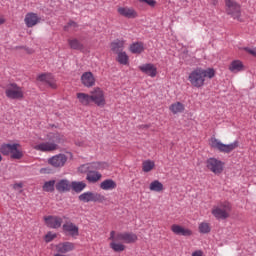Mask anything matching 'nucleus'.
I'll return each mask as SVG.
<instances>
[{
	"mask_svg": "<svg viewBox=\"0 0 256 256\" xmlns=\"http://www.w3.org/2000/svg\"><path fill=\"white\" fill-rule=\"evenodd\" d=\"M213 77H215V70L213 68H196L190 72L188 81L191 83L192 87L200 89V87L205 85V81H207V79H213Z\"/></svg>",
	"mask_w": 256,
	"mask_h": 256,
	"instance_id": "f257e3e1",
	"label": "nucleus"
},
{
	"mask_svg": "<svg viewBox=\"0 0 256 256\" xmlns=\"http://www.w3.org/2000/svg\"><path fill=\"white\" fill-rule=\"evenodd\" d=\"M48 139V142L34 145L33 149H35V151H42L47 153L51 151H57V149H59V145H61V143H65V136L59 133H50L48 135Z\"/></svg>",
	"mask_w": 256,
	"mask_h": 256,
	"instance_id": "f03ea898",
	"label": "nucleus"
},
{
	"mask_svg": "<svg viewBox=\"0 0 256 256\" xmlns=\"http://www.w3.org/2000/svg\"><path fill=\"white\" fill-rule=\"evenodd\" d=\"M209 145L212 149H215L216 151H219L220 153L229 154V153L235 151V149H237V147H239V141L236 140L230 144H223V142H221V140H219L215 137H211L210 141H209Z\"/></svg>",
	"mask_w": 256,
	"mask_h": 256,
	"instance_id": "7ed1b4c3",
	"label": "nucleus"
},
{
	"mask_svg": "<svg viewBox=\"0 0 256 256\" xmlns=\"http://www.w3.org/2000/svg\"><path fill=\"white\" fill-rule=\"evenodd\" d=\"M19 147H21L19 143L2 144L0 147V153H2V155H11L12 159H22L23 152L19 150Z\"/></svg>",
	"mask_w": 256,
	"mask_h": 256,
	"instance_id": "20e7f679",
	"label": "nucleus"
},
{
	"mask_svg": "<svg viewBox=\"0 0 256 256\" xmlns=\"http://www.w3.org/2000/svg\"><path fill=\"white\" fill-rule=\"evenodd\" d=\"M211 213L216 219H229V213H231V203L222 202L214 206Z\"/></svg>",
	"mask_w": 256,
	"mask_h": 256,
	"instance_id": "39448f33",
	"label": "nucleus"
},
{
	"mask_svg": "<svg viewBox=\"0 0 256 256\" xmlns=\"http://www.w3.org/2000/svg\"><path fill=\"white\" fill-rule=\"evenodd\" d=\"M111 239H116L117 241H121L122 243H126L131 245L136 243L138 237L137 234L132 232H115L111 231Z\"/></svg>",
	"mask_w": 256,
	"mask_h": 256,
	"instance_id": "423d86ee",
	"label": "nucleus"
},
{
	"mask_svg": "<svg viewBox=\"0 0 256 256\" xmlns=\"http://www.w3.org/2000/svg\"><path fill=\"white\" fill-rule=\"evenodd\" d=\"M91 102L94 103L97 107H105L107 105V100L105 98V91L100 87H95L90 92Z\"/></svg>",
	"mask_w": 256,
	"mask_h": 256,
	"instance_id": "0eeeda50",
	"label": "nucleus"
},
{
	"mask_svg": "<svg viewBox=\"0 0 256 256\" xmlns=\"http://www.w3.org/2000/svg\"><path fill=\"white\" fill-rule=\"evenodd\" d=\"M79 201L83 203H105L107 198L97 192H84L79 196Z\"/></svg>",
	"mask_w": 256,
	"mask_h": 256,
	"instance_id": "6e6552de",
	"label": "nucleus"
},
{
	"mask_svg": "<svg viewBox=\"0 0 256 256\" xmlns=\"http://www.w3.org/2000/svg\"><path fill=\"white\" fill-rule=\"evenodd\" d=\"M206 167L207 170L211 171V173H214V175H221L225 169V162L217 158H209L206 161Z\"/></svg>",
	"mask_w": 256,
	"mask_h": 256,
	"instance_id": "1a4fd4ad",
	"label": "nucleus"
},
{
	"mask_svg": "<svg viewBox=\"0 0 256 256\" xmlns=\"http://www.w3.org/2000/svg\"><path fill=\"white\" fill-rule=\"evenodd\" d=\"M6 97L8 99H23L25 97V93L23 92V88L15 83H10L6 86Z\"/></svg>",
	"mask_w": 256,
	"mask_h": 256,
	"instance_id": "9d476101",
	"label": "nucleus"
},
{
	"mask_svg": "<svg viewBox=\"0 0 256 256\" xmlns=\"http://www.w3.org/2000/svg\"><path fill=\"white\" fill-rule=\"evenodd\" d=\"M226 13L231 15L233 19L241 17V6L234 0H225Z\"/></svg>",
	"mask_w": 256,
	"mask_h": 256,
	"instance_id": "9b49d317",
	"label": "nucleus"
},
{
	"mask_svg": "<svg viewBox=\"0 0 256 256\" xmlns=\"http://www.w3.org/2000/svg\"><path fill=\"white\" fill-rule=\"evenodd\" d=\"M93 169H109V164L106 162H93V163L81 165L78 168L80 173H87V175Z\"/></svg>",
	"mask_w": 256,
	"mask_h": 256,
	"instance_id": "f8f14e48",
	"label": "nucleus"
},
{
	"mask_svg": "<svg viewBox=\"0 0 256 256\" xmlns=\"http://www.w3.org/2000/svg\"><path fill=\"white\" fill-rule=\"evenodd\" d=\"M24 23L26 27L31 29L36 25H39V23H41V17H39L37 13H33V12L27 13L24 18Z\"/></svg>",
	"mask_w": 256,
	"mask_h": 256,
	"instance_id": "ddd939ff",
	"label": "nucleus"
},
{
	"mask_svg": "<svg viewBox=\"0 0 256 256\" xmlns=\"http://www.w3.org/2000/svg\"><path fill=\"white\" fill-rule=\"evenodd\" d=\"M117 12L121 17H125L126 19H137L139 17V14L133 7H118Z\"/></svg>",
	"mask_w": 256,
	"mask_h": 256,
	"instance_id": "4468645a",
	"label": "nucleus"
},
{
	"mask_svg": "<svg viewBox=\"0 0 256 256\" xmlns=\"http://www.w3.org/2000/svg\"><path fill=\"white\" fill-rule=\"evenodd\" d=\"M44 221L50 229H59L63 225V218L59 216H46L44 217Z\"/></svg>",
	"mask_w": 256,
	"mask_h": 256,
	"instance_id": "2eb2a0df",
	"label": "nucleus"
},
{
	"mask_svg": "<svg viewBox=\"0 0 256 256\" xmlns=\"http://www.w3.org/2000/svg\"><path fill=\"white\" fill-rule=\"evenodd\" d=\"M48 163L52 165V167L56 168L65 167V163H67V157L65 154H58L50 158Z\"/></svg>",
	"mask_w": 256,
	"mask_h": 256,
	"instance_id": "dca6fc26",
	"label": "nucleus"
},
{
	"mask_svg": "<svg viewBox=\"0 0 256 256\" xmlns=\"http://www.w3.org/2000/svg\"><path fill=\"white\" fill-rule=\"evenodd\" d=\"M138 69L144 73V75H148V77H157V66L152 63H146L138 67Z\"/></svg>",
	"mask_w": 256,
	"mask_h": 256,
	"instance_id": "f3484780",
	"label": "nucleus"
},
{
	"mask_svg": "<svg viewBox=\"0 0 256 256\" xmlns=\"http://www.w3.org/2000/svg\"><path fill=\"white\" fill-rule=\"evenodd\" d=\"M55 247L57 253H59L60 255H65L75 250V244L72 242H62L57 244Z\"/></svg>",
	"mask_w": 256,
	"mask_h": 256,
	"instance_id": "a211bd4d",
	"label": "nucleus"
},
{
	"mask_svg": "<svg viewBox=\"0 0 256 256\" xmlns=\"http://www.w3.org/2000/svg\"><path fill=\"white\" fill-rule=\"evenodd\" d=\"M171 231L174 235H182V237H191V235H193V231L191 229L178 224H173L171 226Z\"/></svg>",
	"mask_w": 256,
	"mask_h": 256,
	"instance_id": "6ab92c4d",
	"label": "nucleus"
},
{
	"mask_svg": "<svg viewBox=\"0 0 256 256\" xmlns=\"http://www.w3.org/2000/svg\"><path fill=\"white\" fill-rule=\"evenodd\" d=\"M62 229L64 233H67L68 235H71V237H78L79 236V227L73 222L68 221L65 222L62 226Z\"/></svg>",
	"mask_w": 256,
	"mask_h": 256,
	"instance_id": "aec40b11",
	"label": "nucleus"
},
{
	"mask_svg": "<svg viewBox=\"0 0 256 256\" xmlns=\"http://www.w3.org/2000/svg\"><path fill=\"white\" fill-rule=\"evenodd\" d=\"M38 81L44 83V85H49L51 89H57V82L51 74H41L38 76Z\"/></svg>",
	"mask_w": 256,
	"mask_h": 256,
	"instance_id": "412c9836",
	"label": "nucleus"
},
{
	"mask_svg": "<svg viewBox=\"0 0 256 256\" xmlns=\"http://www.w3.org/2000/svg\"><path fill=\"white\" fill-rule=\"evenodd\" d=\"M95 76L91 72H84L81 76V83L84 87L88 89L91 87H95Z\"/></svg>",
	"mask_w": 256,
	"mask_h": 256,
	"instance_id": "4be33fe9",
	"label": "nucleus"
},
{
	"mask_svg": "<svg viewBox=\"0 0 256 256\" xmlns=\"http://www.w3.org/2000/svg\"><path fill=\"white\" fill-rule=\"evenodd\" d=\"M110 242V249L113 250L115 253H123L125 251L126 246L121 243V240H116L115 238H111V232L109 237Z\"/></svg>",
	"mask_w": 256,
	"mask_h": 256,
	"instance_id": "5701e85b",
	"label": "nucleus"
},
{
	"mask_svg": "<svg viewBox=\"0 0 256 256\" xmlns=\"http://www.w3.org/2000/svg\"><path fill=\"white\" fill-rule=\"evenodd\" d=\"M228 69L230 73H241V71H245V64L241 60H233Z\"/></svg>",
	"mask_w": 256,
	"mask_h": 256,
	"instance_id": "b1692460",
	"label": "nucleus"
},
{
	"mask_svg": "<svg viewBox=\"0 0 256 256\" xmlns=\"http://www.w3.org/2000/svg\"><path fill=\"white\" fill-rule=\"evenodd\" d=\"M76 98L78 100V103L82 105L83 107H89L91 105V94H87L85 92H78L76 94Z\"/></svg>",
	"mask_w": 256,
	"mask_h": 256,
	"instance_id": "393cba45",
	"label": "nucleus"
},
{
	"mask_svg": "<svg viewBox=\"0 0 256 256\" xmlns=\"http://www.w3.org/2000/svg\"><path fill=\"white\" fill-rule=\"evenodd\" d=\"M56 191L59 193H67V191H71V182L67 179H61L55 185Z\"/></svg>",
	"mask_w": 256,
	"mask_h": 256,
	"instance_id": "a878e982",
	"label": "nucleus"
},
{
	"mask_svg": "<svg viewBox=\"0 0 256 256\" xmlns=\"http://www.w3.org/2000/svg\"><path fill=\"white\" fill-rule=\"evenodd\" d=\"M98 171H103V169H92V171L87 174L86 179L89 183H97V181H100L103 175Z\"/></svg>",
	"mask_w": 256,
	"mask_h": 256,
	"instance_id": "bb28decb",
	"label": "nucleus"
},
{
	"mask_svg": "<svg viewBox=\"0 0 256 256\" xmlns=\"http://www.w3.org/2000/svg\"><path fill=\"white\" fill-rule=\"evenodd\" d=\"M110 47L113 53L119 54L125 49V40H115L110 44Z\"/></svg>",
	"mask_w": 256,
	"mask_h": 256,
	"instance_id": "cd10ccee",
	"label": "nucleus"
},
{
	"mask_svg": "<svg viewBox=\"0 0 256 256\" xmlns=\"http://www.w3.org/2000/svg\"><path fill=\"white\" fill-rule=\"evenodd\" d=\"M100 188H102L103 191H113V189H117V182L112 179H106L101 182Z\"/></svg>",
	"mask_w": 256,
	"mask_h": 256,
	"instance_id": "c85d7f7f",
	"label": "nucleus"
},
{
	"mask_svg": "<svg viewBox=\"0 0 256 256\" xmlns=\"http://www.w3.org/2000/svg\"><path fill=\"white\" fill-rule=\"evenodd\" d=\"M169 110L173 115H178V113L185 111V105L181 102H174L169 106Z\"/></svg>",
	"mask_w": 256,
	"mask_h": 256,
	"instance_id": "c756f323",
	"label": "nucleus"
},
{
	"mask_svg": "<svg viewBox=\"0 0 256 256\" xmlns=\"http://www.w3.org/2000/svg\"><path fill=\"white\" fill-rule=\"evenodd\" d=\"M155 169V161L153 160H145L142 162V171L144 173H151Z\"/></svg>",
	"mask_w": 256,
	"mask_h": 256,
	"instance_id": "7c9ffc66",
	"label": "nucleus"
},
{
	"mask_svg": "<svg viewBox=\"0 0 256 256\" xmlns=\"http://www.w3.org/2000/svg\"><path fill=\"white\" fill-rule=\"evenodd\" d=\"M150 191H155L156 193H161L163 191L164 186L163 183H161L159 180H154L149 185Z\"/></svg>",
	"mask_w": 256,
	"mask_h": 256,
	"instance_id": "2f4dec72",
	"label": "nucleus"
},
{
	"mask_svg": "<svg viewBox=\"0 0 256 256\" xmlns=\"http://www.w3.org/2000/svg\"><path fill=\"white\" fill-rule=\"evenodd\" d=\"M198 231L202 235H207L208 233H211V224L208 222H201L198 225Z\"/></svg>",
	"mask_w": 256,
	"mask_h": 256,
	"instance_id": "473e14b6",
	"label": "nucleus"
},
{
	"mask_svg": "<svg viewBox=\"0 0 256 256\" xmlns=\"http://www.w3.org/2000/svg\"><path fill=\"white\" fill-rule=\"evenodd\" d=\"M145 47L143 46V43L141 42H135L132 45H130V51L134 54H140L143 53Z\"/></svg>",
	"mask_w": 256,
	"mask_h": 256,
	"instance_id": "72a5a7b5",
	"label": "nucleus"
},
{
	"mask_svg": "<svg viewBox=\"0 0 256 256\" xmlns=\"http://www.w3.org/2000/svg\"><path fill=\"white\" fill-rule=\"evenodd\" d=\"M117 61L120 63V65H129V56L126 52H119L117 54Z\"/></svg>",
	"mask_w": 256,
	"mask_h": 256,
	"instance_id": "f704fd0d",
	"label": "nucleus"
},
{
	"mask_svg": "<svg viewBox=\"0 0 256 256\" xmlns=\"http://www.w3.org/2000/svg\"><path fill=\"white\" fill-rule=\"evenodd\" d=\"M55 180H50L44 183V185L42 186L43 191H45L46 193H53V191H55Z\"/></svg>",
	"mask_w": 256,
	"mask_h": 256,
	"instance_id": "c9c22d12",
	"label": "nucleus"
},
{
	"mask_svg": "<svg viewBox=\"0 0 256 256\" xmlns=\"http://www.w3.org/2000/svg\"><path fill=\"white\" fill-rule=\"evenodd\" d=\"M71 189L75 191L76 193H81L85 187H87V184L85 182H72L70 183Z\"/></svg>",
	"mask_w": 256,
	"mask_h": 256,
	"instance_id": "e433bc0d",
	"label": "nucleus"
},
{
	"mask_svg": "<svg viewBox=\"0 0 256 256\" xmlns=\"http://www.w3.org/2000/svg\"><path fill=\"white\" fill-rule=\"evenodd\" d=\"M68 45L72 48L75 49L77 51H81V49H83V45L79 42L78 39L74 38V39H69L68 40Z\"/></svg>",
	"mask_w": 256,
	"mask_h": 256,
	"instance_id": "4c0bfd02",
	"label": "nucleus"
},
{
	"mask_svg": "<svg viewBox=\"0 0 256 256\" xmlns=\"http://www.w3.org/2000/svg\"><path fill=\"white\" fill-rule=\"evenodd\" d=\"M77 27H79V25L76 22L70 21L68 22V24L64 27L65 31H76Z\"/></svg>",
	"mask_w": 256,
	"mask_h": 256,
	"instance_id": "58836bf2",
	"label": "nucleus"
},
{
	"mask_svg": "<svg viewBox=\"0 0 256 256\" xmlns=\"http://www.w3.org/2000/svg\"><path fill=\"white\" fill-rule=\"evenodd\" d=\"M57 238V234L53 233V232H48L44 239L46 243H51V241H53V239Z\"/></svg>",
	"mask_w": 256,
	"mask_h": 256,
	"instance_id": "ea45409f",
	"label": "nucleus"
},
{
	"mask_svg": "<svg viewBox=\"0 0 256 256\" xmlns=\"http://www.w3.org/2000/svg\"><path fill=\"white\" fill-rule=\"evenodd\" d=\"M139 3H146V5H149V7H155L157 5L156 0H138Z\"/></svg>",
	"mask_w": 256,
	"mask_h": 256,
	"instance_id": "a19ab883",
	"label": "nucleus"
},
{
	"mask_svg": "<svg viewBox=\"0 0 256 256\" xmlns=\"http://www.w3.org/2000/svg\"><path fill=\"white\" fill-rule=\"evenodd\" d=\"M244 51H246V53L249 55H252V57H256V48L245 47Z\"/></svg>",
	"mask_w": 256,
	"mask_h": 256,
	"instance_id": "79ce46f5",
	"label": "nucleus"
},
{
	"mask_svg": "<svg viewBox=\"0 0 256 256\" xmlns=\"http://www.w3.org/2000/svg\"><path fill=\"white\" fill-rule=\"evenodd\" d=\"M192 256H204L202 250H196L192 253Z\"/></svg>",
	"mask_w": 256,
	"mask_h": 256,
	"instance_id": "37998d69",
	"label": "nucleus"
},
{
	"mask_svg": "<svg viewBox=\"0 0 256 256\" xmlns=\"http://www.w3.org/2000/svg\"><path fill=\"white\" fill-rule=\"evenodd\" d=\"M5 23V17L0 16V25H3Z\"/></svg>",
	"mask_w": 256,
	"mask_h": 256,
	"instance_id": "c03bdc74",
	"label": "nucleus"
},
{
	"mask_svg": "<svg viewBox=\"0 0 256 256\" xmlns=\"http://www.w3.org/2000/svg\"><path fill=\"white\" fill-rule=\"evenodd\" d=\"M1 161H3V156H1V154H0V163H1Z\"/></svg>",
	"mask_w": 256,
	"mask_h": 256,
	"instance_id": "a18cd8bd",
	"label": "nucleus"
},
{
	"mask_svg": "<svg viewBox=\"0 0 256 256\" xmlns=\"http://www.w3.org/2000/svg\"><path fill=\"white\" fill-rule=\"evenodd\" d=\"M180 1H184L185 3H188L189 0H180Z\"/></svg>",
	"mask_w": 256,
	"mask_h": 256,
	"instance_id": "49530a36",
	"label": "nucleus"
},
{
	"mask_svg": "<svg viewBox=\"0 0 256 256\" xmlns=\"http://www.w3.org/2000/svg\"><path fill=\"white\" fill-rule=\"evenodd\" d=\"M41 173H45V169H41Z\"/></svg>",
	"mask_w": 256,
	"mask_h": 256,
	"instance_id": "de8ad7c7",
	"label": "nucleus"
}]
</instances>
